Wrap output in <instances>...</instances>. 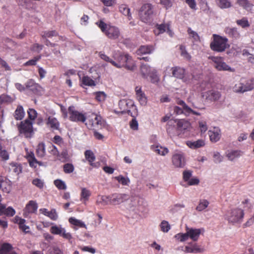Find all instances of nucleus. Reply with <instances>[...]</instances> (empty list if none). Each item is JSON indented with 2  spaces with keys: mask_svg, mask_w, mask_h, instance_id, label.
<instances>
[{
  "mask_svg": "<svg viewBox=\"0 0 254 254\" xmlns=\"http://www.w3.org/2000/svg\"><path fill=\"white\" fill-rule=\"evenodd\" d=\"M99 57L105 62L110 63L113 66L117 68L125 67L129 70H133L134 64L131 57L128 55H124L119 51L113 53L112 58H110L104 53L100 52L99 53Z\"/></svg>",
  "mask_w": 254,
  "mask_h": 254,
  "instance_id": "nucleus-1",
  "label": "nucleus"
},
{
  "mask_svg": "<svg viewBox=\"0 0 254 254\" xmlns=\"http://www.w3.org/2000/svg\"><path fill=\"white\" fill-rule=\"evenodd\" d=\"M244 216L243 209L239 207H232L226 211L224 218L229 224L234 225L241 224L243 221Z\"/></svg>",
  "mask_w": 254,
  "mask_h": 254,
  "instance_id": "nucleus-2",
  "label": "nucleus"
},
{
  "mask_svg": "<svg viewBox=\"0 0 254 254\" xmlns=\"http://www.w3.org/2000/svg\"><path fill=\"white\" fill-rule=\"evenodd\" d=\"M96 24L101 31L109 39L116 40L120 36V31L118 27L107 24L102 20L96 22Z\"/></svg>",
  "mask_w": 254,
  "mask_h": 254,
  "instance_id": "nucleus-3",
  "label": "nucleus"
},
{
  "mask_svg": "<svg viewBox=\"0 0 254 254\" xmlns=\"http://www.w3.org/2000/svg\"><path fill=\"white\" fill-rule=\"evenodd\" d=\"M167 131L170 133L174 129L176 133L179 135L184 133L185 131L190 127L189 122L184 120H170L167 123Z\"/></svg>",
  "mask_w": 254,
  "mask_h": 254,
  "instance_id": "nucleus-4",
  "label": "nucleus"
},
{
  "mask_svg": "<svg viewBox=\"0 0 254 254\" xmlns=\"http://www.w3.org/2000/svg\"><path fill=\"white\" fill-rule=\"evenodd\" d=\"M213 41L210 44L211 49L215 52H222L229 47L228 39L217 34L213 35Z\"/></svg>",
  "mask_w": 254,
  "mask_h": 254,
  "instance_id": "nucleus-5",
  "label": "nucleus"
},
{
  "mask_svg": "<svg viewBox=\"0 0 254 254\" xmlns=\"http://www.w3.org/2000/svg\"><path fill=\"white\" fill-rule=\"evenodd\" d=\"M212 62L213 66L218 71H228L234 72V69L231 68L224 61L223 58L220 57H211L210 58Z\"/></svg>",
  "mask_w": 254,
  "mask_h": 254,
  "instance_id": "nucleus-6",
  "label": "nucleus"
},
{
  "mask_svg": "<svg viewBox=\"0 0 254 254\" xmlns=\"http://www.w3.org/2000/svg\"><path fill=\"white\" fill-rule=\"evenodd\" d=\"M85 124L89 129L95 130L102 127L103 125V121L100 116L92 113L91 116H89L88 121Z\"/></svg>",
  "mask_w": 254,
  "mask_h": 254,
  "instance_id": "nucleus-7",
  "label": "nucleus"
},
{
  "mask_svg": "<svg viewBox=\"0 0 254 254\" xmlns=\"http://www.w3.org/2000/svg\"><path fill=\"white\" fill-rule=\"evenodd\" d=\"M140 71L144 77L149 76L151 81L153 83L157 82L159 80V78L156 75V70L155 69H152L147 64H141Z\"/></svg>",
  "mask_w": 254,
  "mask_h": 254,
  "instance_id": "nucleus-8",
  "label": "nucleus"
},
{
  "mask_svg": "<svg viewBox=\"0 0 254 254\" xmlns=\"http://www.w3.org/2000/svg\"><path fill=\"white\" fill-rule=\"evenodd\" d=\"M69 119L72 122L84 123L86 120L85 115L75 109L73 106L68 108Z\"/></svg>",
  "mask_w": 254,
  "mask_h": 254,
  "instance_id": "nucleus-9",
  "label": "nucleus"
},
{
  "mask_svg": "<svg viewBox=\"0 0 254 254\" xmlns=\"http://www.w3.org/2000/svg\"><path fill=\"white\" fill-rule=\"evenodd\" d=\"M254 88V79L247 81L246 84L238 83L234 87V91L236 93H244L253 90Z\"/></svg>",
  "mask_w": 254,
  "mask_h": 254,
  "instance_id": "nucleus-10",
  "label": "nucleus"
},
{
  "mask_svg": "<svg viewBox=\"0 0 254 254\" xmlns=\"http://www.w3.org/2000/svg\"><path fill=\"white\" fill-rule=\"evenodd\" d=\"M119 106L122 113H127L128 115L133 116L130 113L131 109H135L134 103L132 100L130 99L121 100L119 102Z\"/></svg>",
  "mask_w": 254,
  "mask_h": 254,
  "instance_id": "nucleus-11",
  "label": "nucleus"
},
{
  "mask_svg": "<svg viewBox=\"0 0 254 254\" xmlns=\"http://www.w3.org/2000/svg\"><path fill=\"white\" fill-rule=\"evenodd\" d=\"M153 14V6L151 3H145L141 7L139 15L142 21H147Z\"/></svg>",
  "mask_w": 254,
  "mask_h": 254,
  "instance_id": "nucleus-12",
  "label": "nucleus"
},
{
  "mask_svg": "<svg viewBox=\"0 0 254 254\" xmlns=\"http://www.w3.org/2000/svg\"><path fill=\"white\" fill-rule=\"evenodd\" d=\"M19 132L23 133L26 137L33 132L32 123L29 120H26L21 122L18 127Z\"/></svg>",
  "mask_w": 254,
  "mask_h": 254,
  "instance_id": "nucleus-13",
  "label": "nucleus"
},
{
  "mask_svg": "<svg viewBox=\"0 0 254 254\" xmlns=\"http://www.w3.org/2000/svg\"><path fill=\"white\" fill-rule=\"evenodd\" d=\"M172 162L177 168H183L186 164L185 157L182 153L174 154L172 157Z\"/></svg>",
  "mask_w": 254,
  "mask_h": 254,
  "instance_id": "nucleus-14",
  "label": "nucleus"
},
{
  "mask_svg": "<svg viewBox=\"0 0 254 254\" xmlns=\"http://www.w3.org/2000/svg\"><path fill=\"white\" fill-rule=\"evenodd\" d=\"M110 204L117 205L119 204L125 200H127L128 198V195L126 194L121 193H115L110 195Z\"/></svg>",
  "mask_w": 254,
  "mask_h": 254,
  "instance_id": "nucleus-15",
  "label": "nucleus"
},
{
  "mask_svg": "<svg viewBox=\"0 0 254 254\" xmlns=\"http://www.w3.org/2000/svg\"><path fill=\"white\" fill-rule=\"evenodd\" d=\"M38 209V204L34 200H30L26 205L24 209L23 215L25 217H28L29 214L36 213Z\"/></svg>",
  "mask_w": 254,
  "mask_h": 254,
  "instance_id": "nucleus-16",
  "label": "nucleus"
},
{
  "mask_svg": "<svg viewBox=\"0 0 254 254\" xmlns=\"http://www.w3.org/2000/svg\"><path fill=\"white\" fill-rule=\"evenodd\" d=\"M26 89H29L35 94H38L41 91V86L35 82L32 79H29L25 84Z\"/></svg>",
  "mask_w": 254,
  "mask_h": 254,
  "instance_id": "nucleus-17",
  "label": "nucleus"
},
{
  "mask_svg": "<svg viewBox=\"0 0 254 254\" xmlns=\"http://www.w3.org/2000/svg\"><path fill=\"white\" fill-rule=\"evenodd\" d=\"M189 246L185 247V252L186 253H200L204 252V250L196 243H190Z\"/></svg>",
  "mask_w": 254,
  "mask_h": 254,
  "instance_id": "nucleus-18",
  "label": "nucleus"
},
{
  "mask_svg": "<svg viewBox=\"0 0 254 254\" xmlns=\"http://www.w3.org/2000/svg\"><path fill=\"white\" fill-rule=\"evenodd\" d=\"M186 232L188 238H190L193 241L196 242L198 240L199 236L201 233L200 229H193L186 227Z\"/></svg>",
  "mask_w": 254,
  "mask_h": 254,
  "instance_id": "nucleus-19",
  "label": "nucleus"
},
{
  "mask_svg": "<svg viewBox=\"0 0 254 254\" xmlns=\"http://www.w3.org/2000/svg\"><path fill=\"white\" fill-rule=\"evenodd\" d=\"M210 140L212 142H217L221 137V131L218 127H214L208 131Z\"/></svg>",
  "mask_w": 254,
  "mask_h": 254,
  "instance_id": "nucleus-20",
  "label": "nucleus"
},
{
  "mask_svg": "<svg viewBox=\"0 0 254 254\" xmlns=\"http://www.w3.org/2000/svg\"><path fill=\"white\" fill-rule=\"evenodd\" d=\"M26 157L29 162V165L31 167L36 168L37 165H42V162L38 161L35 158V155L32 151H27Z\"/></svg>",
  "mask_w": 254,
  "mask_h": 254,
  "instance_id": "nucleus-21",
  "label": "nucleus"
},
{
  "mask_svg": "<svg viewBox=\"0 0 254 254\" xmlns=\"http://www.w3.org/2000/svg\"><path fill=\"white\" fill-rule=\"evenodd\" d=\"M15 213V210L11 206H8L6 208V206L4 204H1L0 205V215L3 214L7 217H12Z\"/></svg>",
  "mask_w": 254,
  "mask_h": 254,
  "instance_id": "nucleus-22",
  "label": "nucleus"
},
{
  "mask_svg": "<svg viewBox=\"0 0 254 254\" xmlns=\"http://www.w3.org/2000/svg\"><path fill=\"white\" fill-rule=\"evenodd\" d=\"M203 96H205L206 99L207 100L210 101H216L220 99L221 94L218 91L211 90L205 92V95Z\"/></svg>",
  "mask_w": 254,
  "mask_h": 254,
  "instance_id": "nucleus-23",
  "label": "nucleus"
},
{
  "mask_svg": "<svg viewBox=\"0 0 254 254\" xmlns=\"http://www.w3.org/2000/svg\"><path fill=\"white\" fill-rule=\"evenodd\" d=\"M46 125L53 130H59L60 124L56 118L50 116L47 120Z\"/></svg>",
  "mask_w": 254,
  "mask_h": 254,
  "instance_id": "nucleus-24",
  "label": "nucleus"
},
{
  "mask_svg": "<svg viewBox=\"0 0 254 254\" xmlns=\"http://www.w3.org/2000/svg\"><path fill=\"white\" fill-rule=\"evenodd\" d=\"M135 92L136 98L141 105H145L147 103V98L145 94L142 91L141 87H136Z\"/></svg>",
  "mask_w": 254,
  "mask_h": 254,
  "instance_id": "nucleus-25",
  "label": "nucleus"
},
{
  "mask_svg": "<svg viewBox=\"0 0 254 254\" xmlns=\"http://www.w3.org/2000/svg\"><path fill=\"white\" fill-rule=\"evenodd\" d=\"M173 76L179 79H183L184 77L185 70L184 68L175 66L171 68Z\"/></svg>",
  "mask_w": 254,
  "mask_h": 254,
  "instance_id": "nucleus-26",
  "label": "nucleus"
},
{
  "mask_svg": "<svg viewBox=\"0 0 254 254\" xmlns=\"http://www.w3.org/2000/svg\"><path fill=\"white\" fill-rule=\"evenodd\" d=\"M187 145L191 149H195L203 147L205 143L203 139H198L196 141H188L186 143Z\"/></svg>",
  "mask_w": 254,
  "mask_h": 254,
  "instance_id": "nucleus-27",
  "label": "nucleus"
},
{
  "mask_svg": "<svg viewBox=\"0 0 254 254\" xmlns=\"http://www.w3.org/2000/svg\"><path fill=\"white\" fill-rule=\"evenodd\" d=\"M12 249L13 247L11 244L7 243H3L0 248V254H16L15 252L12 251Z\"/></svg>",
  "mask_w": 254,
  "mask_h": 254,
  "instance_id": "nucleus-28",
  "label": "nucleus"
},
{
  "mask_svg": "<svg viewBox=\"0 0 254 254\" xmlns=\"http://www.w3.org/2000/svg\"><path fill=\"white\" fill-rule=\"evenodd\" d=\"M154 50V48L151 45L141 46L137 50L136 54L138 55L143 54H149Z\"/></svg>",
  "mask_w": 254,
  "mask_h": 254,
  "instance_id": "nucleus-29",
  "label": "nucleus"
},
{
  "mask_svg": "<svg viewBox=\"0 0 254 254\" xmlns=\"http://www.w3.org/2000/svg\"><path fill=\"white\" fill-rule=\"evenodd\" d=\"M91 195V192L90 190L85 188H81L80 193V200L85 203L87 201Z\"/></svg>",
  "mask_w": 254,
  "mask_h": 254,
  "instance_id": "nucleus-30",
  "label": "nucleus"
},
{
  "mask_svg": "<svg viewBox=\"0 0 254 254\" xmlns=\"http://www.w3.org/2000/svg\"><path fill=\"white\" fill-rule=\"evenodd\" d=\"M25 112L21 105H18L14 113L13 116L16 120H21L24 117Z\"/></svg>",
  "mask_w": 254,
  "mask_h": 254,
  "instance_id": "nucleus-31",
  "label": "nucleus"
},
{
  "mask_svg": "<svg viewBox=\"0 0 254 254\" xmlns=\"http://www.w3.org/2000/svg\"><path fill=\"white\" fill-rule=\"evenodd\" d=\"M225 32L231 38L238 39L240 37V34L236 28L226 27Z\"/></svg>",
  "mask_w": 254,
  "mask_h": 254,
  "instance_id": "nucleus-32",
  "label": "nucleus"
},
{
  "mask_svg": "<svg viewBox=\"0 0 254 254\" xmlns=\"http://www.w3.org/2000/svg\"><path fill=\"white\" fill-rule=\"evenodd\" d=\"M0 189L5 193H9L11 190V186L9 183L4 180L1 176H0Z\"/></svg>",
  "mask_w": 254,
  "mask_h": 254,
  "instance_id": "nucleus-33",
  "label": "nucleus"
},
{
  "mask_svg": "<svg viewBox=\"0 0 254 254\" xmlns=\"http://www.w3.org/2000/svg\"><path fill=\"white\" fill-rule=\"evenodd\" d=\"M36 154L37 157H44L46 155L45 145L43 142L39 143L36 147Z\"/></svg>",
  "mask_w": 254,
  "mask_h": 254,
  "instance_id": "nucleus-34",
  "label": "nucleus"
},
{
  "mask_svg": "<svg viewBox=\"0 0 254 254\" xmlns=\"http://www.w3.org/2000/svg\"><path fill=\"white\" fill-rule=\"evenodd\" d=\"M9 170L16 175H18L22 172V167L19 163L12 162L9 164Z\"/></svg>",
  "mask_w": 254,
  "mask_h": 254,
  "instance_id": "nucleus-35",
  "label": "nucleus"
},
{
  "mask_svg": "<svg viewBox=\"0 0 254 254\" xmlns=\"http://www.w3.org/2000/svg\"><path fill=\"white\" fill-rule=\"evenodd\" d=\"M84 155L86 159L89 162L90 165L92 167L95 166L93 163L95 160V156L93 152L90 150H87L85 151Z\"/></svg>",
  "mask_w": 254,
  "mask_h": 254,
  "instance_id": "nucleus-36",
  "label": "nucleus"
},
{
  "mask_svg": "<svg viewBox=\"0 0 254 254\" xmlns=\"http://www.w3.org/2000/svg\"><path fill=\"white\" fill-rule=\"evenodd\" d=\"M243 154V152L239 150H232L227 154V157L230 161H233L236 158L240 157Z\"/></svg>",
  "mask_w": 254,
  "mask_h": 254,
  "instance_id": "nucleus-37",
  "label": "nucleus"
},
{
  "mask_svg": "<svg viewBox=\"0 0 254 254\" xmlns=\"http://www.w3.org/2000/svg\"><path fill=\"white\" fill-rule=\"evenodd\" d=\"M119 11L125 16H127L128 20L132 18L131 13L130 12V9L126 4H121L119 6Z\"/></svg>",
  "mask_w": 254,
  "mask_h": 254,
  "instance_id": "nucleus-38",
  "label": "nucleus"
},
{
  "mask_svg": "<svg viewBox=\"0 0 254 254\" xmlns=\"http://www.w3.org/2000/svg\"><path fill=\"white\" fill-rule=\"evenodd\" d=\"M58 159L62 162H67L70 159V156L68 155L67 149L63 150L61 153L58 155Z\"/></svg>",
  "mask_w": 254,
  "mask_h": 254,
  "instance_id": "nucleus-39",
  "label": "nucleus"
},
{
  "mask_svg": "<svg viewBox=\"0 0 254 254\" xmlns=\"http://www.w3.org/2000/svg\"><path fill=\"white\" fill-rule=\"evenodd\" d=\"M110 195H102L98 198L96 201V203L97 204H101L102 205L105 206L110 204Z\"/></svg>",
  "mask_w": 254,
  "mask_h": 254,
  "instance_id": "nucleus-40",
  "label": "nucleus"
},
{
  "mask_svg": "<svg viewBox=\"0 0 254 254\" xmlns=\"http://www.w3.org/2000/svg\"><path fill=\"white\" fill-rule=\"evenodd\" d=\"M218 6L222 8H228L232 6V4L230 0H216Z\"/></svg>",
  "mask_w": 254,
  "mask_h": 254,
  "instance_id": "nucleus-41",
  "label": "nucleus"
},
{
  "mask_svg": "<svg viewBox=\"0 0 254 254\" xmlns=\"http://www.w3.org/2000/svg\"><path fill=\"white\" fill-rule=\"evenodd\" d=\"M68 221L71 224L79 228H86V226L83 222L74 217L69 218Z\"/></svg>",
  "mask_w": 254,
  "mask_h": 254,
  "instance_id": "nucleus-42",
  "label": "nucleus"
},
{
  "mask_svg": "<svg viewBox=\"0 0 254 254\" xmlns=\"http://www.w3.org/2000/svg\"><path fill=\"white\" fill-rule=\"evenodd\" d=\"M209 204V202L206 199H200L198 205L196 207V210L198 211H201L207 208Z\"/></svg>",
  "mask_w": 254,
  "mask_h": 254,
  "instance_id": "nucleus-43",
  "label": "nucleus"
},
{
  "mask_svg": "<svg viewBox=\"0 0 254 254\" xmlns=\"http://www.w3.org/2000/svg\"><path fill=\"white\" fill-rule=\"evenodd\" d=\"M41 36L43 39H47L58 36V33L56 30L45 31L42 32Z\"/></svg>",
  "mask_w": 254,
  "mask_h": 254,
  "instance_id": "nucleus-44",
  "label": "nucleus"
},
{
  "mask_svg": "<svg viewBox=\"0 0 254 254\" xmlns=\"http://www.w3.org/2000/svg\"><path fill=\"white\" fill-rule=\"evenodd\" d=\"M236 23L243 28H247L250 26V24L247 17H244L241 19L237 20Z\"/></svg>",
  "mask_w": 254,
  "mask_h": 254,
  "instance_id": "nucleus-45",
  "label": "nucleus"
},
{
  "mask_svg": "<svg viewBox=\"0 0 254 254\" xmlns=\"http://www.w3.org/2000/svg\"><path fill=\"white\" fill-rule=\"evenodd\" d=\"M237 2L240 6L247 10L251 9L253 5L248 0H237Z\"/></svg>",
  "mask_w": 254,
  "mask_h": 254,
  "instance_id": "nucleus-46",
  "label": "nucleus"
},
{
  "mask_svg": "<svg viewBox=\"0 0 254 254\" xmlns=\"http://www.w3.org/2000/svg\"><path fill=\"white\" fill-rule=\"evenodd\" d=\"M82 83L86 86H95V81L88 76H84L82 79Z\"/></svg>",
  "mask_w": 254,
  "mask_h": 254,
  "instance_id": "nucleus-47",
  "label": "nucleus"
},
{
  "mask_svg": "<svg viewBox=\"0 0 254 254\" xmlns=\"http://www.w3.org/2000/svg\"><path fill=\"white\" fill-rule=\"evenodd\" d=\"M54 184L59 190H65L66 189V184L61 180L57 179L55 180Z\"/></svg>",
  "mask_w": 254,
  "mask_h": 254,
  "instance_id": "nucleus-48",
  "label": "nucleus"
},
{
  "mask_svg": "<svg viewBox=\"0 0 254 254\" xmlns=\"http://www.w3.org/2000/svg\"><path fill=\"white\" fill-rule=\"evenodd\" d=\"M13 101V99L11 96L6 94H1L0 96V104L10 103Z\"/></svg>",
  "mask_w": 254,
  "mask_h": 254,
  "instance_id": "nucleus-49",
  "label": "nucleus"
},
{
  "mask_svg": "<svg viewBox=\"0 0 254 254\" xmlns=\"http://www.w3.org/2000/svg\"><path fill=\"white\" fill-rule=\"evenodd\" d=\"M187 32L190 37L192 38L194 41L199 42L200 41V37L198 34L196 32L192 30L190 27L188 28Z\"/></svg>",
  "mask_w": 254,
  "mask_h": 254,
  "instance_id": "nucleus-50",
  "label": "nucleus"
},
{
  "mask_svg": "<svg viewBox=\"0 0 254 254\" xmlns=\"http://www.w3.org/2000/svg\"><path fill=\"white\" fill-rule=\"evenodd\" d=\"M74 167L71 163H66L63 166V170L65 174H70L74 171Z\"/></svg>",
  "mask_w": 254,
  "mask_h": 254,
  "instance_id": "nucleus-51",
  "label": "nucleus"
},
{
  "mask_svg": "<svg viewBox=\"0 0 254 254\" xmlns=\"http://www.w3.org/2000/svg\"><path fill=\"white\" fill-rule=\"evenodd\" d=\"M154 151L158 154L161 155H165L169 152L167 148L163 147L161 146H156L155 147Z\"/></svg>",
  "mask_w": 254,
  "mask_h": 254,
  "instance_id": "nucleus-52",
  "label": "nucleus"
},
{
  "mask_svg": "<svg viewBox=\"0 0 254 254\" xmlns=\"http://www.w3.org/2000/svg\"><path fill=\"white\" fill-rule=\"evenodd\" d=\"M166 26L164 24H157L156 25V29L154 30L155 35H159L164 33L166 31Z\"/></svg>",
  "mask_w": 254,
  "mask_h": 254,
  "instance_id": "nucleus-53",
  "label": "nucleus"
},
{
  "mask_svg": "<svg viewBox=\"0 0 254 254\" xmlns=\"http://www.w3.org/2000/svg\"><path fill=\"white\" fill-rule=\"evenodd\" d=\"M242 204L243 205V208L246 209H251L253 207V203L251 200L248 198H245L242 201Z\"/></svg>",
  "mask_w": 254,
  "mask_h": 254,
  "instance_id": "nucleus-54",
  "label": "nucleus"
},
{
  "mask_svg": "<svg viewBox=\"0 0 254 254\" xmlns=\"http://www.w3.org/2000/svg\"><path fill=\"white\" fill-rule=\"evenodd\" d=\"M160 226L161 231L165 233L168 232L171 228V226L169 223L165 220H163L162 221L160 225Z\"/></svg>",
  "mask_w": 254,
  "mask_h": 254,
  "instance_id": "nucleus-55",
  "label": "nucleus"
},
{
  "mask_svg": "<svg viewBox=\"0 0 254 254\" xmlns=\"http://www.w3.org/2000/svg\"><path fill=\"white\" fill-rule=\"evenodd\" d=\"M0 158L3 161L9 159V154L5 149H2V146L0 145Z\"/></svg>",
  "mask_w": 254,
  "mask_h": 254,
  "instance_id": "nucleus-56",
  "label": "nucleus"
},
{
  "mask_svg": "<svg viewBox=\"0 0 254 254\" xmlns=\"http://www.w3.org/2000/svg\"><path fill=\"white\" fill-rule=\"evenodd\" d=\"M175 238L181 242H185L188 239L187 232L185 233H178L175 235Z\"/></svg>",
  "mask_w": 254,
  "mask_h": 254,
  "instance_id": "nucleus-57",
  "label": "nucleus"
},
{
  "mask_svg": "<svg viewBox=\"0 0 254 254\" xmlns=\"http://www.w3.org/2000/svg\"><path fill=\"white\" fill-rule=\"evenodd\" d=\"M115 179L123 185H127L128 183H129V180L128 178L124 177L122 175L116 177Z\"/></svg>",
  "mask_w": 254,
  "mask_h": 254,
  "instance_id": "nucleus-58",
  "label": "nucleus"
},
{
  "mask_svg": "<svg viewBox=\"0 0 254 254\" xmlns=\"http://www.w3.org/2000/svg\"><path fill=\"white\" fill-rule=\"evenodd\" d=\"M41 58V56H38L35 57L33 59L29 60L27 62L24 64V65L26 66L29 65H35L36 64L37 62L39 61Z\"/></svg>",
  "mask_w": 254,
  "mask_h": 254,
  "instance_id": "nucleus-59",
  "label": "nucleus"
},
{
  "mask_svg": "<svg viewBox=\"0 0 254 254\" xmlns=\"http://www.w3.org/2000/svg\"><path fill=\"white\" fill-rule=\"evenodd\" d=\"M27 114L28 118L31 120H34L37 116V113L34 109L29 108L27 111Z\"/></svg>",
  "mask_w": 254,
  "mask_h": 254,
  "instance_id": "nucleus-60",
  "label": "nucleus"
},
{
  "mask_svg": "<svg viewBox=\"0 0 254 254\" xmlns=\"http://www.w3.org/2000/svg\"><path fill=\"white\" fill-rule=\"evenodd\" d=\"M62 228L59 227L57 226H53L51 227L50 232L55 235H61L63 231Z\"/></svg>",
  "mask_w": 254,
  "mask_h": 254,
  "instance_id": "nucleus-61",
  "label": "nucleus"
},
{
  "mask_svg": "<svg viewBox=\"0 0 254 254\" xmlns=\"http://www.w3.org/2000/svg\"><path fill=\"white\" fill-rule=\"evenodd\" d=\"M199 128L200 129L201 133H203L206 132L208 129L207 124L205 121H201L198 122Z\"/></svg>",
  "mask_w": 254,
  "mask_h": 254,
  "instance_id": "nucleus-62",
  "label": "nucleus"
},
{
  "mask_svg": "<svg viewBox=\"0 0 254 254\" xmlns=\"http://www.w3.org/2000/svg\"><path fill=\"white\" fill-rule=\"evenodd\" d=\"M95 99L97 101L101 102L105 100L106 95L104 92H97L95 93Z\"/></svg>",
  "mask_w": 254,
  "mask_h": 254,
  "instance_id": "nucleus-63",
  "label": "nucleus"
},
{
  "mask_svg": "<svg viewBox=\"0 0 254 254\" xmlns=\"http://www.w3.org/2000/svg\"><path fill=\"white\" fill-rule=\"evenodd\" d=\"M32 183L40 189H42L44 187V182L40 179L36 178L33 180Z\"/></svg>",
  "mask_w": 254,
  "mask_h": 254,
  "instance_id": "nucleus-64",
  "label": "nucleus"
}]
</instances>
